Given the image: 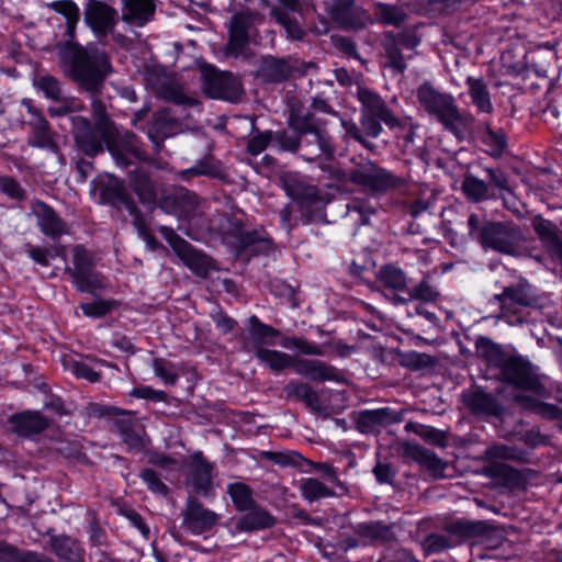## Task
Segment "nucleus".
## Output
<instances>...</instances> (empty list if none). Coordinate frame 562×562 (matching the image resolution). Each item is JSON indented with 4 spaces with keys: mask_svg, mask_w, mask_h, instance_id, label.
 Here are the masks:
<instances>
[{
    "mask_svg": "<svg viewBox=\"0 0 562 562\" xmlns=\"http://www.w3.org/2000/svg\"><path fill=\"white\" fill-rule=\"evenodd\" d=\"M29 256L35 262L45 267L49 265V258L53 257L47 249L41 247H31L29 249Z\"/></svg>",
    "mask_w": 562,
    "mask_h": 562,
    "instance_id": "obj_57",
    "label": "nucleus"
},
{
    "mask_svg": "<svg viewBox=\"0 0 562 562\" xmlns=\"http://www.w3.org/2000/svg\"><path fill=\"white\" fill-rule=\"evenodd\" d=\"M532 225L550 255L562 262V241L555 233V226L540 216L532 220Z\"/></svg>",
    "mask_w": 562,
    "mask_h": 562,
    "instance_id": "obj_19",
    "label": "nucleus"
},
{
    "mask_svg": "<svg viewBox=\"0 0 562 562\" xmlns=\"http://www.w3.org/2000/svg\"><path fill=\"white\" fill-rule=\"evenodd\" d=\"M390 419V412L387 408L375 411H367L361 414L360 422L363 426L375 427L384 425Z\"/></svg>",
    "mask_w": 562,
    "mask_h": 562,
    "instance_id": "obj_43",
    "label": "nucleus"
},
{
    "mask_svg": "<svg viewBox=\"0 0 562 562\" xmlns=\"http://www.w3.org/2000/svg\"><path fill=\"white\" fill-rule=\"evenodd\" d=\"M271 16L274 18L276 21L285 29L288 35L291 38L301 40L303 37L304 31L302 30V27L299 25L296 21L292 20L289 16V14L283 10L277 7H272Z\"/></svg>",
    "mask_w": 562,
    "mask_h": 562,
    "instance_id": "obj_35",
    "label": "nucleus"
},
{
    "mask_svg": "<svg viewBox=\"0 0 562 562\" xmlns=\"http://www.w3.org/2000/svg\"><path fill=\"white\" fill-rule=\"evenodd\" d=\"M290 69L285 60L269 56L262 59L259 71L266 80L277 82L285 79Z\"/></svg>",
    "mask_w": 562,
    "mask_h": 562,
    "instance_id": "obj_26",
    "label": "nucleus"
},
{
    "mask_svg": "<svg viewBox=\"0 0 562 562\" xmlns=\"http://www.w3.org/2000/svg\"><path fill=\"white\" fill-rule=\"evenodd\" d=\"M131 395L135 396V397H139V398H150V400H155V401H161L165 397L164 392L155 391L154 389H151L149 386L133 389L131 392Z\"/></svg>",
    "mask_w": 562,
    "mask_h": 562,
    "instance_id": "obj_54",
    "label": "nucleus"
},
{
    "mask_svg": "<svg viewBox=\"0 0 562 562\" xmlns=\"http://www.w3.org/2000/svg\"><path fill=\"white\" fill-rule=\"evenodd\" d=\"M379 279L390 289L402 290L406 286V278L403 271L392 266L383 267L379 272Z\"/></svg>",
    "mask_w": 562,
    "mask_h": 562,
    "instance_id": "obj_34",
    "label": "nucleus"
},
{
    "mask_svg": "<svg viewBox=\"0 0 562 562\" xmlns=\"http://www.w3.org/2000/svg\"><path fill=\"white\" fill-rule=\"evenodd\" d=\"M47 8L61 14L66 20L67 34L74 38L75 26L79 21L80 12L78 5L71 0L53 1L46 4Z\"/></svg>",
    "mask_w": 562,
    "mask_h": 562,
    "instance_id": "obj_25",
    "label": "nucleus"
},
{
    "mask_svg": "<svg viewBox=\"0 0 562 562\" xmlns=\"http://www.w3.org/2000/svg\"><path fill=\"white\" fill-rule=\"evenodd\" d=\"M142 480L146 483L149 490H151L154 493L166 495L167 494V486L161 482V480L157 476V474L150 470L145 469L140 472Z\"/></svg>",
    "mask_w": 562,
    "mask_h": 562,
    "instance_id": "obj_48",
    "label": "nucleus"
},
{
    "mask_svg": "<svg viewBox=\"0 0 562 562\" xmlns=\"http://www.w3.org/2000/svg\"><path fill=\"white\" fill-rule=\"evenodd\" d=\"M149 461L153 464H155L166 471L180 470L183 465L182 458H173V457H168V456L160 454V453L151 454Z\"/></svg>",
    "mask_w": 562,
    "mask_h": 562,
    "instance_id": "obj_47",
    "label": "nucleus"
},
{
    "mask_svg": "<svg viewBox=\"0 0 562 562\" xmlns=\"http://www.w3.org/2000/svg\"><path fill=\"white\" fill-rule=\"evenodd\" d=\"M154 371L166 384H175L178 379L175 366L164 360L154 361Z\"/></svg>",
    "mask_w": 562,
    "mask_h": 562,
    "instance_id": "obj_42",
    "label": "nucleus"
},
{
    "mask_svg": "<svg viewBox=\"0 0 562 562\" xmlns=\"http://www.w3.org/2000/svg\"><path fill=\"white\" fill-rule=\"evenodd\" d=\"M358 99L363 106L361 125L367 135L378 137L382 131V122L390 126L396 124V120L376 93L359 88Z\"/></svg>",
    "mask_w": 562,
    "mask_h": 562,
    "instance_id": "obj_6",
    "label": "nucleus"
},
{
    "mask_svg": "<svg viewBox=\"0 0 562 562\" xmlns=\"http://www.w3.org/2000/svg\"><path fill=\"white\" fill-rule=\"evenodd\" d=\"M322 169L328 171L330 177L339 181L349 179L352 183L371 192L384 191L397 184V179L392 173L376 167L371 161L360 164L350 172L330 166H322Z\"/></svg>",
    "mask_w": 562,
    "mask_h": 562,
    "instance_id": "obj_5",
    "label": "nucleus"
},
{
    "mask_svg": "<svg viewBox=\"0 0 562 562\" xmlns=\"http://www.w3.org/2000/svg\"><path fill=\"white\" fill-rule=\"evenodd\" d=\"M32 211L37 218L41 231L50 237H57L66 232L65 223L45 203L36 201Z\"/></svg>",
    "mask_w": 562,
    "mask_h": 562,
    "instance_id": "obj_15",
    "label": "nucleus"
},
{
    "mask_svg": "<svg viewBox=\"0 0 562 562\" xmlns=\"http://www.w3.org/2000/svg\"><path fill=\"white\" fill-rule=\"evenodd\" d=\"M0 191L12 199H22L23 190L20 184L10 177L0 178Z\"/></svg>",
    "mask_w": 562,
    "mask_h": 562,
    "instance_id": "obj_52",
    "label": "nucleus"
},
{
    "mask_svg": "<svg viewBox=\"0 0 562 562\" xmlns=\"http://www.w3.org/2000/svg\"><path fill=\"white\" fill-rule=\"evenodd\" d=\"M304 202L314 204L315 207L324 205V200L318 196L317 189L313 186H308L303 189Z\"/></svg>",
    "mask_w": 562,
    "mask_h": 562,
    "instance_id": "obj_59",
    "label": "nucleus"
},
{
    "mask_svg": "<svg viewBox=\"0 0 562 562\" xmlns=\"http://www.w3.org/2000/svg\"><path fill=\"white\" fill-rule=\"evenodd\" d=\"M464 194L473 201H481L487 196V186L475 177H467L462 183Z\"/></svg>",
    "mask_w": 562,
    "mask_h": 562,
    "instance_id": "obj_37",
    "label": "nucleus"
},
{
    "mask_svg": "<svg viewBox=\"0 0 562 562\" xmlns=\"http://www.w3.org/2000/svg\"><path fill=\"white\" fill-rule=\"evenodd\" d=\"M74 269L70 270V274L75 278L77 270L87 271L91 269V258L88 251L81 247L76 246L72 250Z\"/></svg>",
    "mask_w": 562,
    "mask_h": 562,
    "instance_id": "obj_45",
    "label": "nucleus"
},
{
    "mask_svg": "<svg viewBox=\"0 0 562 562\" xmlns=\"http://www.w3.org/2000/svg\"><path fill=\"white\" fill-rule=\"evenodd\" d=\"M373 473L380 483H391L394 477L392 468L384 463H378L373 469Z\"/></svg>",
    "mask_w": 562,
    "mask_h": 562,
    "instance_id": "obj_55",
    "label": "nucleus"
},
{
    "mask_svg": "<svg viewBox=\"0 0 562 562\" xmlns=\"http://www.w3.org/2000/svg\"><path fill=\"white\" fill-rule=\"evenodd\" d=\"M398 43L407 48H413L418 42L415 38H406L405 35H402L398 41L391 36L386 38L384 47L389 58V66L397 71H403L405 63L397 46Z\"/></svg>",
    "mask_w": 562,
    "mask_h": 562,
    "instance_id": "obj_24",
    "label": "nucleus"
},
{
    "mask_svg": "<svg viewBox=\"0 0 562 562\" xmlns=\"http://www.w3.org/2000/svg\"><path fill=\"white\" fill-rule=\"evenodd\" d=\"M279 2L293 12H301L312 4L313 0H279Z\"/></svg>",
    "mask_w": 562,
    "mask_h": 562,
    "instance_id": "obj_61",
    "label": "nucleus"
},
{
    "mask_svg": "<svg viewBox=\"0 0 562 562\" xmlns=\"http://www.w3.org/2000/svg\"><path fill=\"white\" fill-rule=\"evenodd\" d=\"M63 58L69 76L89 90H94L110 72L108 55L92 46H70L65 49Z\"/></svg>",
    "mask_w": 562,
    "mask_h": 562,
    "instance_id": "obj_3",
    "label": "nucleus"
},
{
    "mask_svg": "<svg viewBox=\"0 0 562 562\" xmlns=\"http://www.w3.org/2000/svg\"><path fill=\"white\" fill-rule=\"evenodd\" d=\"M131 214L134 215V225L138 232L139 237L145 241L148 249L155 250L158 247V241L148 231L145 221L137 213H135L134 206L131 207Z\"/></svg>",
    "mask_w": 562,
    "mask_h": 562,
    "instance_id": "obj_41",
    "label": "nucleus"
},
{
    "mask_svg": "<svg viewBox=\"0 0 562 562\" xmlns=\"http://www.w3.org/2000/svg\"><path fill=\"white\" fill-rule=\"evenodd\" d=\"M35 87L47 98L53 100L61 99V89L59 82L52 76H40L34 79Z\"/></svg>",
    "mask_w": 562,
    "mask_h": 562,
    "instance_id": "obj_38",
    "label": "nucleus"
},
{
    "mask_svg": "<svg viewBox=\"0 0 562 562\" xmlns=\"http://www.w3.org/2000/svg\"><path fill=\"white\" fill-rule=\"evenodd\" d=\"M526 282H519L516 286L505 288L503 294L499 296L502 300V318L509 325L521 323L520 316L512 318L508 312L512 306H527L529 304V293Z\"/></svg>",
    "mask_w": 562,
    "mask_h": 562,
    "instance_id": "obj_13",
    "label": "nucleus"
},
{
    "mask_svg": "<svg viewBox=\"0 0 562 562\" xmlns=\"http://www.w3.org/2000/svg\"><path fill=\"white\" fill-rule=\"evenodd\" d=\"M269 137L267 134H261L252 137L248 143V150L251 155H258L263 151L268 145Z\"/></svg>",
    "mask_w": 562,
    "mask_h": 562,
    "instance_id": "obj_56",
    "label": "nucleus"
},
{
    "mask_svg": "<svg viewBox=\"0 0 562 562\" xmlns=\"http://www.w3.org/2000/svg\"><path fill=\"white\" fill-rule=\"evenodd\" d=\"M521 240L520 232L510 225L490 223L481 231V243L483 247L499 252L516 254Z\"/></svg>",
    "mask_w": 562,
    "mask_h": 562,
    "instance_id": "obj_8",
    "label": "nucleus"
},
{
    "mask_svg": "<svg viewBox=\"0 0 562 562\" xmlns=\"http://www.w3.org/2000/svg\"><path fill=\"white\" fill-rule=\"evenodd\" d=\"M228 494L238 510L251 508L252 496L250 488L244 483H233L228 485Z\"/></svg>",
    "mask_w": 562,
    "mask_h": 562,
    "instance_id": "obj_32",
    "label": "nucleus"
},
{
    "mask_svg": "<svg viewBox=\"0 0 562 562\" xmlns=\"http://www.w3.org/2000/svg\"><path fill=\"white\" fill-rule=\"evenodd\" d=\"M13 431L21 436H31L44 430L48 422L38 412H23L10 417Z\"/></svg>",
    "mask_w": 562,
    "mask_h": 562,
    "instance_id": "obj_17",
    "label": "nucleus"
},
{
    "mask_svg": "<svg viewBox=\"0 0 562 562\" xmlns=\"http://www.w3.org/2000/svg\"><path fill=\"white\" fill-rule=\"evenodd\" d=\"M273 517L261 508H251L244 515L237 526L240 530H259L273 525Z\"/></svg>",
    "mask_w": 562,
    "mask_h": 562,
    "instance_id": "obj_27",
    "label": "nucleus"
},
{
    "mask_svg": "<svg viewBox=\"0 0 562 562\" xmlns=\"http://www.w3.org/2000/svg\"><path fill=\"white\" fill-rule=\"evenodd\" d=\"M204 90L213 99L236 101L240 97L239 81L229 72H218L213 67L204 68Z\"/></svg>",
    "mask_w": 562,
    "mask_h": 562,
    "instance_id": "obj_9",
    "label": "nucleus"
},
{
    "mask_svg": "<svg viewBox=\"0 0 562 562\" xmlns=\"http://www.w3.org/2000/svg\"><path fill=\"white\" fill-rule=\"evenodd\" d=\"M36 130L37 139L33 142V145L38 147H46L50 144V136L47 130V122L40 115H35L34 122H32Z\"/></svg>",
    "mask_w": 562,
    "mask_h": 562,
    "instance_id": "obj_49",
    "label": "nucleus"
},
{
    "mask_svg": "<svg viewBox=\"0 0 562 562\" xmlns=\"http://www.w3.org/2000/svg\"><path fill=\"white\" fill-rule=\"evenodd\" d=\"M417 99L424 110L435 116L447 130L459 135L465 120L451 94L437 91L431 85L424 83L417 89Z\"/></svg>",
    "mask_w": 562,
    "mask_h": 562,
    "instance_id": "obj_4",
    "label": "nucleus"
},
{
    "mask_svg": "<svg viewBox=\"0 0 562 562\" xmlns=\"http://www.w3.org/2000/svg\"><path fill=\"white\" fill-rule=\"evenodd\" d=\"M412 296L426 302H430L438 296V292L428 282L423 281L417 286L414 288Z\"/></svg>",
    "mask_w": 562,
    "mask_h": 562,
    "instance_id": "obj_53",
    "label": "nucleus"
},
{
    "mask_svg": "<svg viewBox=\"0 0 562 562\" xmlns=\"http://www.w3.org/2000/svg\"><path fill=\"white\" fill-rule=\"evenodd\" d=\"M279 345L284 349L297 350L304 355L322 356L323 349L321 346L310 344L307 340L297 337H281Z\"/></svg>",
    "mask_w": 562,
    "mask_h": 562,
    "instance_id": "obj_33",
    "label": "nucleus"
},
{
    "mask_svg": "<svg viewBox=\"0 0 562 562\" xmlns=\"http://www.w3.org/2000/svg\"><path fill=\"white\" fill-rule=\"evenodd\" d=\"M249 336L255 355L258 347L274 345V338L280 337V331L259 321L257 316H250L248 319Z\"/></svg>",
    "mask_w": 562,
    "mask_h": 562,
    "instance_id": "obj_21",
    "label": "nucleus"
},
{
    "mask_svg": "<svg viewBox=\"0 0 562 562\" xmlns=\"http://www.w3.org/2000/svg\"><path fill=\"white\" fill-rule=\"evenodd\" d=\"M380 12L382 20L387 24H397L401 20L400 12L394 7L382 5Z\"/></svg>",
    "mask_w": 562,
    "mask_h": 562,
    "instance_id": "obj_58",
    "label": "nucleus"
},
{
    "mask_svg": "<svg viewBox=\"0 0 562 562\" xmlns=\"http://www.w3.org/2000/svg\"><path fill=\"white\" fill-rule=\"evenodd\" d=\"M469 93L480 112L491 113L493 105L486 85L480 79H468Z\"/></svg>",
    "mask_w": 562,
    "mask_h": 562,
    "instance_id": "obj_28",
    "label": "nucleus"
},
{
    "mask_svg": "<svg viewBox=\"0 0 562 562\" xmlns=\"http://www.w3.org/2000/svg\"><path fill=\"white\" fill-rule=\"evenodd\" d=\"M75 138L78 146L88 155H97L102 150V144L105 143L109 151L120 167H127L134 160H143L144 154L138 148L137 140L133 135H125L121 145H116L111 139V130L103 119L95 126L82 117L74 119Z\"/></svg>",
    "mask_w": 562,
    "mask_h": 562,
    "instance_id": "obj_1",
    "label": "nucleus"
},
{
    "mask_svg": "<svg viewBox=\"0 0 562 562\" xmlns=\"http://www.w3.org/2000/svg\"><path fill=\"white\" fill-rule=\"evenodd\" d=\"M72 279L77 289L81 292L93 293L94 291L105 286L103 278L92 269L87 271L77 270L75 278Z\"/></svg>",
    "mask_w": 562,
    "mask_h": 562,
    "instance_id": "obj_29",
    "label": "nucleus"
},
{
    "mask_svg": "<svg viewBox=\"0 0 562 562\" xmlns=\"http://www.w3.org/2000/svg\"><path fill=\"white\" fill-rule=\"evenodd\" d=\"M293 367L297 374L313 381H334L338 378V373L334 368L326 366L319 360H295Z\"/></svg>",
    "mask_w": 562,
    "mask_h": 562,
    "instance_id": "obj_18",
    "label": "nucleus"
},
{
    "mask_svg": "<svg viewBox=\"0 0 562 562\" xmlns=\"http://www.w3.org/2000/svg\"><path fill=\"white\" fill-rule=\"evenodd\" d=\"M476 355L482 358L488 367L497 369L499 376L515 387L529 391L535 395H543V385L539 376L535 374L528 363L517 358L507 357L499 346L490 339L480 338L476 341Z\"/></svg>",
    "mask_w": 562,
    "mask_h": 562,
    "instance_id": "obj_2",
    "label": "nucleus"
},
{
    "mask_svg": "<svg viewBox=\"0 0 562 562\" xmlns=\"http://www.w3.org/2000/svg\"><path fill=\"white\" fill-rule=\"evenodd\" d=\"M70 371L77 378L86 379L89 382H97L99 380V373L86 362H74L70 367Z\"/></svg>",
    "mask_w": 562,
    "mask_h": 562,
    "instance_id": "obj_50",
    "label": "nucleus"
},
{
    "mask_svg": "<svg viewBox=\"0 0 562 562\" xmlns=\"http://www.w3.org/2000/svg\"><path fill=\"white\" fill-rule=\"evenodd\" d=\"M284 391L288 397L301 400L308 404L315 398L312 387L306 383L291 382L285 386Z\"/></svg>",
    "mask_w": 562,
    "mask_h": 562,
    "instance_id": "obj_39",
    "label": "nucleus"
},
{
    "mask_svg": "<svg viewBox=\"0 0 562 562\" xmlns=\"http://www.w3.org/2000/svg\"><path fill=\"white\" fill-rule=\"evenodd\" d=\"M193 484L195 488L206 491L212 480V465L202 459L201 453H195L193 456Z\"/></svg>",
    "mask_w": 562,
    "mask_h": 562,
    "instance_id": "obj_30",
    "label": "nucleus"
},
{
    "mask_svg": "<svg viewBox=\"0 0 562 562\" xmlns=\"http://www.w3.org/2000/svg\"><path fill=\"white\" fill-rule=\"evenodd\" d=\"M85 20L97 36H105L116 23V11L108 4L93 1L86 11Z\"/></svg>",
    "mask_w": 562,
    "mask_h": 562,
    "instance_id": "obj_11",
    "label": "nucleus"
},
{
    "mask_svg": "<svg viewBox=\"0 0 562 562\" xmlns=\"http://www.w3.org/2000/svg\"><path fill=\"white\" fill-rule=\"evenodd\" d=\"M255 356L261 364L272 371H281L293 367L295 363V359L292 356L267 347H258Z\"/></svg>",
    "mask_w": 562,
    "mask_h": 562,
    "instance_id": "obj_23",
    "label": "nucleus"
},
{
    "mask_svg": "<svg viewBox=\"0 0 562 562\" xmlns=\"http://www.w3.org/2000/svg\"><path fill=\"white\" fill-rule=\"evenodd\" d=\"M257 18L259 15L252 13H238L233 16L229 27V42L225 48L227 56H248L249 27Z\"/></svg>",
    "mask_w": 562,
    "mask_h": 562,
    "instance_id": "obj_10",
    "label": "nucleus"
},
{
    "mask_svg": "<svg viewBox=\"0 0 562 562\" xmlns=\"http://www.w3.org/2000/svg\"><path fill=\"white\" fill-rule=\"evenodd\" d=\"M280 143L285 150H295L303 148L306 143H315L319 154L329 156L333 151L328 137L319 131L304 132L300 137L297 135L289 136L284 133L280 136Z\"/></svg>",
    "mask_w": 562,
    "mask_h": 562,
    "instance_id": "obj_12",
    "label": "nucleus"
},
{
    "mask_svg": "<svg viewBox=\"0 0 562 562\" xmlns=\"http://www.w3.org/2000/svg\"><path fill=\"white\" fill-rule=\"evenodd\" d=\"M351 4V0H337L333 12L334 16L336 19H342V11L347 10Z\"/></svg>",
    "mask_w": 562,
    "mask_h": 562,
    "instance_id": "obj_64",
    "label": "nucleus"
},
{
    "mask_svg": "<svg viewBox=\"0 0 562 562\" xmlns=\"http://www.w3.org/2000/svg\"><path fill=\"white\" fill-rule=\"evenodd\" d=\"M484 143L491 147L490 154L498 156L505 147V135L503 132H494L490 128L486 130L484 135Z\"/></svg>",
    "mask_w": 562,
    "mask_h": 562,
    "instance_id": "obj_46",
    "label": "nucleus"
},
{
    "mask_svg": "<svg viewBox=\"0 0 562 562\" xmlns=\"http://www.w3.org/2000/svg\"><path fill=\"white\" fill-rule=\"evenodd\" d=\"M154 0H123L122 18L135 26H143L154 15Z\"/></svg>",
    "mask_w": 562,
    "mask_h": 562,
    "instance_id": "obj_16",
    "label": "nucleus"
},
{
    "mask_svg": "<svg viewBox=\"0 0 562 562\" xmlns=\"http://www.w3.org/2000/svg\"><path fill=\"white\" fill-rule=\"evenodd\" d=\"M216 521L217 516L213 512L203 508L194 501L189 502L184 515V525L192 533L199 535L214 526Z\"/></svg>",
    "mask_w": 562,
    "mask_h": 562,
    "instance_id": "obj_14",
    "label": "nucleus"
},
{
    "mask_svg": "<svg viewBox=\"0 0 562 562\" xmlns=\"http://www.w3.org/2000/svg\"><path fill=\"white\" fill-rule=\"evenodd\" d=\"M462 400L465 406L479 415H495L499 409L494 397L481 390L464 392Z\"/></svg>",
    "mask_w": 562,
    "mask_h": 562,
    "instance_id": "obj_20",
    "label": "nucleus"
},
{
    "mask_svg": "<svg viewBox=\"0 0 562 562\" xmlns=\"http://www.w3.org/2000/svg\"><path fill=\"white\" fill-rule=\"evenodd\" d=\"M341 125L345 128L348 136L355 138L356 140L363 143L362 135L358 126L352 122L341 121Z\"/></svg>",
    "mask_w": 562,
    "mask_h": 562,
    "instance_id": "obj_62",
    "label": "nucleus"
},
{
    "mask_svg": "<svg viewBox=\"0 0 562 562\" xmlns=\"http://www.w3.org/2000/svg\"><path fill=\"white\" fill-rule=\"evenodd\" d=\"M301 491L303 496L313 502L315 499L330 496L331 493L327 486H325L322 482L316 479H305L301 484Z\"/></svg>",
    "mask_w": 562,
    "mask_h": 562,
    "instance_id": "obj_36",
    "label": "nucleus"
},
{
    "mask_svg": "<svg viewBox=\"0 0 562 562\" xmlns=\"http://www.w3.org/2000/svg\"><path fill=\"white\" fill-rule=\"evenodd\" d=\"M161 233L186 267L198 277L207 276L213 268V262L207 256L194 249L188 241L180 238L171 229L161 227Z\"/></svg>",
    "mask_w": 562,
    "mask_h": 562,
    "instance_id": "obj_7",
    "label": "nucleus"
},
{
    "mask_svg": "<svg viewBox=\"0 0 562 562\" xmlns=\"http://www.w3.org/2000/svg\"><path fill=\"white\" fill-rule=\"evenodd\" d=\"M357 533L363 538V543L367 544L378 540H387L390 530L381 522H369L359 525Z\"/></svg>",
    "mask_w": 562,
    "mask_h": 562,
    "instance_id": "obj_31",
    "label": "nucleus"
},
{
    "mask_svg": "<svg viewBox=\"0 0 562 562\" xmlns=\"http://www.w3.org/2000/svg\"><path fill=\"white\" fill-rule=\"evenodd\" d=\"M123 440L130 446V448L138 449L142 447L140 437L130 431L123 432Z\"/></svg>",
    "mask_w": 562,
    "mask_h": 562,
    "instance_id": "obj_63",
    "label": "nucleus"
},
{
    "mask_svg": "<svg viewBox=\"0 0 562 562\" xmlns=\"http://www.w3.org/2000/svg\"><path fill=\"white\" fill-rule=\"evenodd\" d=\"M426 544L427 548L432 551H440L448 547L446 538L439 535H430L427 537Z\"/></svg>",
    "mask_w": 562,
    "mask_h": 562,
    "instance_id": "obj_60",
    "label": "nucleus"
},
{
    "mask_svg": "<svg viewBox=\"0 0 562 562\" xmlns=\"http://www.w3.org/2000/svg\"><path fill=\"white\" fill-rule=\"evenodd\" d=\"M80 308L88 317L99 318L104 316L111 310V304L106 301L94 300L89 303H81Z\"/></svg>",
    "mask_w": 562,
    "mask_h": 562,
    "instance_id": "obj_44",
    "label": "nucleus"
},
{
    "mask_svg": "<svg viewBox=\"0 0 562 562\" xmlns=\"http://www.w3.org/2000/svg\"><path fill=\"white\" fill-rule=\"evenodd\" d=\"M218 172L217 165L211 159L199 161L192 168L186 169L180 172L181 178H189L191 176H215Z\"/></svg>",
    "mask_w": 562,
    "mask_h": 562,
    "instance_id": "obj_40",
    "label": "nucleus"
},
{
    "mask_svg": "<svg viewBox=\"0 0 562 562\" xmlns=\"http://www.w3.org/2000/svg\"><path fill=\"white\" fill-rule=\"evenodd\" d=\"M134 190L139 195V199L143 202H149L154 199V191L153 186L150 181L147 179V177H142L139 180H137L134 176L132 177Z\"/></svg>",
    "mask_w": 562,
    "mask_h": 562,
    "instance_id": "obj_51",
    "label": "nucleus"
},
{
    "mask_svg": "<svg viewBox=\"0 0 562 562\" xmlns=\"http://www.w3.org/2000/svg\"><path fill=\"white\" fill-rule=\"evenodd\" d=\"M177 122L168 110L157 112L147 134L156 147L167 137L175 135Z\"/></svg>",
    "mask_w": 562,
    "mask_h": 562,
    "instance_id": "obj_22",
    "label": "nucleus"
}]
</instances>
